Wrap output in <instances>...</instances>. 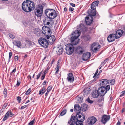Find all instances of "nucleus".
Wrapping results in <instances>:
<instances>
[{
  "label": "nucleus",
  "instance_id": "nucleus-1",
  "mask_svg": "<svg viewBox=\"0 0 125 125\" xmlns=\"http://www.w3.org/2000/svg\"><path fill=\"white\" fill-rule=\"evenodd\" d=\"M80 34V32L79 30L75 31L72 33L71 39L72 44H67L65 48L66 52L68 54H71L74 52V48L73 45H75L78 43L79 39H78V38Z\"/></svg>",
  "mask_w": 125,
  "mask_h": 125
},
{
  "label": "nucleus",
  "instance_id": "nucleus-2",
  "mask_svg": "<svg viewBox=\"0 0 125 125\" xmlns=\"http://www.w3.org/2000/svg\"><path fill=\"white\" fill-rule=\"evenodd\" d=\"M110 86L107 85L106 87H101L99 88L97 91H95L93 92L92 94V96L94 98H97L99 95L101 97L102 100H103L104 96L107 92L110 89Z\"/></svg>",
  "mask_w": 125,
  "mask_h": 125
},
{
  "label": "nucleus",
  "instance_id": "nucleus-3",
  "mask_svg": "<svg viewBox=\"0 0 125 125\" xmlns=\"http://www.w3.org/2000/svg\"><path fill=\"white\" fill-rule=\"evenodd\" d=\"M46 38L47 39H49L47 41L46 39L41 37L40 38L38 41L39 44L45 48L47 47L49 44H53L56 40L55 37L54 35H47Z\"/></svg>",
  "mask_w": 125,
  "mask_h": 125
},
{
  "label": "nucleus",
  "instance_id": "nucleus-4",
  "mask_svg": "<svg viewBox=\"0 0 125 125\" xmlns=\"http://www.w3.org/2000/svg\"><path fill=\"white\" fill-rule=\"evenodd\" d=\"M22 8L23 10L25 12H31L35 8L34 3L30 0L24 1L22 4Z\"/></svg>",
  "mask_w": 125,
  "mask_h": 125
},
{
  "label": "nucleus",
  "instance_id": "nucleus-5",
  "mask_svg": "<svg viewBox=\"0 0 125 125\" xmlns=\"http://www.w3.org/2000/svg\"><path fill=\"white\" fill-rule=\"evenodd\" d=\"M120 32H121L120 30H118L116 31V33L115 34H110L107 38L108 41L109 42H112L114 41L116 38H119L122 35Z\"/></svg>",
  "mask_w": 125,
  "mask_h": 125
},
{
  "label": "nucleus",
  "instance_id": "nucleus-6",
  "mask_svg": "<svg viewBox=\"0 0 125 125\" xmlns=\"http://www.w3.org/2000/svg\"><path fill=\"white\" fill-rule=\"evenodd\" d=\"M45 13L47 17L52 20L54 19L57 16L55 10L52 9H46L45 11Z\"/></svg>",
  "mask_w": 125,
  "mask_h": 125
},
{
  "label": "nucleus",
  "instance_id": "nucleus-7",
  "mask_svg": "<svg viewBox=\"0 0 125 125\" xmlns=\"http://www.w3.org/2000/svg\"><path fill=\"white\" fill-rule=\"evenodd\" d=\"M43 6L41 5H38L34 10L35 15L38 17H41L43 14Z\"/></svg>",
  "mask_w": 125,
  "mask_h": 125
},
{
  "label": "nucleus",
  "instance_id": "nucleus-8",
  "mask_svg": "<svg viewBox=\"0 0 125 125\" xmlns=\"http://www.w3.org/2000/svg\"><path fill=\"white\" fill-rule=\"evenodd\" d=\"M83 118L80 119L81 117V116H79V117H78V115H76V117L77 120L75 123L76 125H83V121L85 119V117L83 116Z\"/></svg>",
  "mask_w": 125,
  "mask_h": 125
},
{
  "label": "nucleus",
  "instance_id": "nucleus-9",
  "mask_svg": "<svg viewBox=\"0 0 125 125\" xmlns=\"http://www.w3.org/2000/svg\"><path fill=\"white\" fill-rule=\"evenodd\" d=\"M14 115V114H13L11 111H8L6 114L5 116L3 119V121H5L9 117H11Z\"/></svg>",
  "mask_w": 125,
  "mask_h": 125
},
{
  "label": "nucleus",
  "instance_id": "nucleus-10",
  "mask_svg": "<svg viewBox=\"0 0 125 125\" xmlns=\"http://www.w3.org/2000/svg\"><path fill=\"white\" fill-rule=\"evenodd\" d=\"M52 21H53V22H52L51 26L52 25V23H53V22L52 20L47 17L45 18L43 20V23H44V24L46 25H49V24L51 25V24H50V23Z\"/></svg>",
  "mask_w": 125,
  "mask_h": 125
},
{
  "label": "nucleus",
  "instance_id": "nucleus-11",
  "mask_svg": "<svg viewBox=\"0 0 125 125\" xmlns=\"http://www.w3.org/2000/svg\"><path fill=\"white\" fill-rule=\"evenodd\" d=\"M67 75V80L68 81L71 83L73 82L74 81V78L73 74L71 73H69Z\"/></svg>",
  "mask_w": 125,
  "mask_h": 125
},
{
  "label": "nucleus",
  "instance_id": "nucleus-12",
  "mask_svg": "<svg viewBox=\"0 0 125 125\" xmlns=\"http://www.w3.org/2000/svg\"><path fill=\"white\" fill-rule=\"evenodd\" d=\"M97 120L96 118L92 117L88 118L87 121L89 124L92 125L95 123Z\"/></svg>",
  "mask_w": 125,
  "mask_h": 125
},
{
  "label": "nucleus",
  "instance_id": "nucleus-13",
  "mask_svg": "<svg viewBox=\"0 0 125 125\" xmlns=\"http://www.w3.org/2000/svg\"><path fill=\"white\" fill-rule=\"evenodd\" d=\"M110 119V117L109 116L104 115L102 117L101 122L103 124L105 123Z\"/></svg>",
  "mask_w": 125,
  "mask_h": 125
},
{
  "label": "nucleus",
  "instance_id": "nucleus-14",
  "mask_svg": "<svg viewBox=\"0 0 125 125\" xmlns=\"http://www.w3.org/2000/svg\"><path fill=\"white\" fill-rule=\"evenodd\" d=\"M47 29H48L47 30H43V28L42 29V32L44 34L46 35H47V36H51V30L50 28L48 27H46Z\"/></svg>",
  "mask_w": 125,
  "mask_h": 125
},
{
  "label": "nucleus",
  "instance_id": "nucleus-15",
  "mask_svg": "<svg viewBox=\"0 0 125 125\" xmlns=\"http://www.w3.org/2000/svg\"><path fill=\"white\" fill-rule=\"evenodd\" d=\"M90 53L89 52H87L86 53L83 54V55L82 58L83 60L84 61H86L90 57Z\"/></svg>",
  "mask_w": 125,
  "mask_h": 125
},
{
  "label": "nucleus",
  "instance_id": "nucleus-16",
  "mask_svg": "<svg viewBox=\"0 0 125 125\" xmlns=\"http://www.w3.org/2000/svg\"><path fill=\"white\" fill-rule=\"evenodd\" d=\"M13 44L19 48L21 47L22 44L21 42L19 41L14 40L13 42Z\"/></svg>",
  "mask_w": 125,
  "mask_h": 125
},
{
  "label": "nucleus",
  "instance_id": "nucleus-17",
  "mask_svg": "<svg viewBox=\"0 0 125 125\" xmlns=\"http://www.w3.org/2000/svg\"><path fill=\"white\" fill-rule=\"evenodd\" d=\"M81 108L79 105L77 104L75 105L74 107V110L76 112L77 114H79L81 111Z\"/></svg>",
  "mask_w": 125,
  "mask_h": 125
},
{
  "label": "nucleus",
  "instance_id": "nucleus-18",
  "mask_svg": "<svg viewBox=\"0 0 125 125\" xmlns=\"http://www.w3.org/2000/svg\"><path fill=\"white\" fill-rule=\"evenodd\" d=\"M93 18H91L90 19L89 17L88 16H86L85 18V21L86 24L87 25H90L92 23L93 21Z\"/></svg>",
  "mask_w": 125,
  "mask_h": 125
},
{
  "label": "nucleus",
  "instance_id": "nucleus-19",
  "mask_svg": "<svg viewBox=\"0 0 125 125\" xmlns=\"http://www.w3.org/2000/svg\"><path fill=\"white\" fill-rule=\"evenodd\" d=\"M109 83V82L106 79L101 80V84L102 86V87H105L107 84Z\"/></svg>",
  "mask_w": 125,
  "mask_h": 125
},
{
  "label": "nucleus",
  "instance_id": "nucleus-20",
  "mask_svg": "<svg viewBox=\"0 0 125 125\" xmlns=\"http://www.w3.org/2000/svg\"><path fill=\"white\" fill-rule=\"evenodd\" d=\"M77 53L79 54H81L83 52V49L81 47H78L77 49Z\"/></svg>",
  "mask_w": 125,
  "mask_h": 125
},
{
  "label": "nucleus",
  "instance_id": "nucleus-21",
  "mask_svg": "<svg viewBox=\"0 0 125 125\" xmlns=\"http://www.w3.org/2000/svg\"><path fill=\"white\" fill-rule=\"evenodd\" d=\"M46 89L44 87L39 91V94L41 95H42L46 92Z\"/></svg>",
  "mask_w": 125,
  "mask_h": 125
},
{
  "label": "nucleus",
  "instance_id": "nucleus-22",
  "mask_svg": "<svg viewBox=\"0 0 125 125\" xmlns=\"http://www.w3.org/2000/svg\"><path fill=\"white\" fill-rule=\"evenodd\" d=\"M97 47H99V48H100V45L96 43H94L91 45V49H93Z\"/></svg>",
  "mask_w": 125,
  "mask_h": 125
},
{
  "label": "nucleus",
  "instance_id": "nucleus-23",
  "mask_svg": "<svg viewBox=\"0 0 125 125\" xmlns=\"http://www.w3.org/2000/svg\"><path fill=\"white\" fill-rule=\"evenodd\" d=\"M76 119V117L74 116L71 117L70 120L71 121H72V122L70 125H74L73 123H75Z\"/></svg>",
  "mask_w": 125,
  "mask_h": 125
},
{
  "label": "nucleus",
  "instance_id": "nucleus-24",
  "mask_svg": "<svg viewBox=\"0 0 125 125\" xmlns=\"http://www.w3.org/2000/svg\"><path fill=\"white\" fill-rule=\"evenodd\" d=\"M58 51L57 52V54L59 55L62 54L63 51V48H58Z\"/></svg>",
  "mask_w": 125,
  "mask_h": 125
},
{
  "label": "nucleus",
  "instance_id": "nucleus-25",
  "mask_svg": "<svg viewBox=\"0 0 125 125\" xmlns=\"http://www.w3.org/2000/svg\"><path fill=\"white\" fill-rule=\"evenodd\" d=\"M59 62H58L57 63V66L56 67V68L55 69V70L56 71V72H55V74H57L58 73L59 70Z\"/></svg>",
  "mask_w": 125,
  "mask_h": 125
},
{
  "label": "nucleus",
  "instance_id": "nucleus-26",
  "mask_svg": "<svg viewBox=\"0 0 125 125\" xmlns=\"http://www.w3.org/2000/svg\"><path fill=\"white\" fill-rule=\"evenodd\" d=\"M50 65V64L49 63H48V67L45 70L44 72H43V71H42V73H43V74L44 73L45 74H46L47 73L48 71L49 70V69L50 67H49V66Z\"/></svg>",
  "mask_w": 125,
  "mask_h": 125
},
{
  "label": "nucleus",
  "instance_id": "nucleus-27",
  "mask_svg": "<svg viewBox=\"0 0 125 125\" xmlns=\"http://www.w3.org/2000/svg\"><path fill=\"white\" fill-rule=\"evenodd\" d=\"M96 11L95 10L91 11L90 15L91 16H94L96 15Z\"/></svg>",
  "mask_w": 125,
  "mask_h": 125
},
{
  "label": "nucleus",
  "instance_id": "nucleus-28",
  "mask_svg": "<svg viewBox=\"0 0 125 125\" xmlns=\"http://www.w3.org/2000/svg\"><path fill=\"white\" fill-rule=\"evenodd\" d=\"M66 110H63L61 113L60 115L61 116H63L66 114Z\"/></svg>",
  "mask_w": 125,
  "mask_h": 125
},
{
  "label": "nucleus",
  "instance_id": "nucleus-29",
  "mask_svg": "<svg viewBox=\"0 0 125 125\" xmlns=\"http://www.w3.org/2000/svg\"><path fill=\"white\" fill-rule=\"evenodd\" d=\"M110 83V84L111 85H113L115 83V80H109L108 81Z\"/></svg>",
  "mask_w": 125,
  "mask_h": 125
},
{
  "label": "nucleus",
  "instance_id": "nucleus-30",
  "mask_svg": "<svg viewBox=\"0 0 125 125\" xmlns=\"http://www.w3.org/2000/svg\"><path fill=\"white\" fill-rule=\"evenodd\" d=\"M119 30H120V32L121 35L122 36H124L125 35V29H123V30L119 29Z\"/></svg>",
  "mask_w": 125,
  "mask_h": 125
},
{
  "label": "nucleus",
  "instance_id": "nucleus-31",
  "mask_svg": "<svg viewBox=\"0 0 125 125\" xmlns=\"http://www.w3.org/2000/svg\"><path fill=\"white\" fill-rule=\"evenodd\" d=\"M77 101L80 103H82L83 101V98L81 97H78L77 99Z\"/></svg>",
  "mask_w": 125,
  "mask_h": 125
},
{
  "label": "nucleus",
  "instance_id": "nucleus-32",
  "mask_svg": "<svg viewBox=\"0 0 125 125\" xmlns=\"http://www.w3.org/2000/svg\"><path fill=\"white\" fill-rule=\"evenodd\" d=\"M12 52H10L9 53V57L8 60V62H9L10 61V58L12 57Z\"/></svg>",
  "mask_w": 125,
  "mask_h": 125
},
{
  "label": "nucleus",
  "instance_id": "nucleus-33",
  "mask_svg": "<svg viewBox=\"0 0 125 125\" xmlns=\"http://www.w3.org/2000/svg\"><path fill=\"white\" fill-rule=\"evenodd\" d=\"M107 59H105L104 61L102 62L101 63V64L100 65V66H101V67H102L107 62Z\"/></svg>",
  "mask_w": 125,
  "mask_h": 125
},
{
  "label": "nucleus",
  "instance_id": "nucleus-34",
  "mask_svg": "<svg viewBox=\"0 0 125 125\" xmlns=\"http://www.w3.org/2000/svg\"><path fill=\"white\" fill-rule=\"evenodd\" d=\"M96 6L93 3L91 6V9L93 10H95L96 9Z\"/></svg>",
  "mask_w": 125,
  "mask_h": 125
},
{
  "label": "nucleus",
  "instance_id": "nucleus-35",
  "mask_svg": "<svg viewBox=\"0 0 125 125\" xmlns=\"http://www.w3.org/2000/svg\"><path fill=\"white\" fill-rule=\"evenodd\" d=\"M84 27V25L82 23H80L79 26V29L80 30H81L83 29Z\"/></svg>",
  "mask_w": 125,
  "mask_h": 125
},
{
  "label": "nucleus",
  "instance_id": "nucleus-36",
  "mask_svg": "<svg viewBox=\"0 0 125 125\" xmlns=\"http://www.w3.org/2000/svg\"><path fill=\"white\" fill-rule=\"evenodd\" d=\"M87 105L86 104L84 105L83 107L82 108L83 110L86 111L87 109Z\"/></svg>",
  "mask_w": 125,
  "mask_h": 125
},
{
  "label": "nucleus",
  "instance_id": "nucleus-37",
  "mask_svg": "<svg viewBox=\"0 0 125 125\" xmlns=\"http://www.w3.org/2000/svg\"><path fill=\"white\" fill-rule=\"evenodd\" d=\"M7 89L5 88L3 91V94H4V97H6L7 96Z\"/></svg>",
  "mask_w": 125,
  "mask_h": 125
},
{
  "label": "nucleus",
  "instance_id": "nucleus-38",
  "mask_svg": "<svg viewBox=\"0 0 125 125\" xmlns=\"http://www.w3.org/2000/svg\"><path fill=\"white\" fill-rule=\"evenodd\" d=\"M42 71L41 72H40L39 74L36 76H37V79H38L40 77V76L42 74Z\"/></svg>",
  "mask_w": 125,
  "mask_h": 125
},
{
  "label": "nucleus",
  "instance_id": "nucleus-39",
  "mask_svg": "<svg viewBox=\"0 0 125 125\" xmlns=\"http://www.w3.org/2000/svg\"><path fill=\"white\" fill-rule=\"evenodd\" d=\"M52 86H49L47 88V90L48 92H49L52 89Z\"/></svg>",
  "mask_w": 125,
  "mask_h": 125
},
{
  "label": "nucleus",
  "instance_id": "nucleus-40",
  "mask_svg": "<svg viewBox=\"0 0 125 125\" xmlns=\"http://www.w3.org/2000/svg\"><path fill=\"white\" fill-rule=\"evenodd\" d=\"M34 33L35 34H36V35L37 36H39L40 35V33L39 31H34Z\"/></svg>",
  "mask_w": 125,
  "mask_h": 125
},
{
  "label": "nucleus",
  "instance_id": "nucleus-41",
  "mask_svg": "<svg viewBox=\"0 0 125 125\" xmlns=\"http://www.w3.org/2000/svg\"><path fill=\"white\" fill-rule=\"evenodd\" d=\"M99 47H97L96 48H94L93 49H91V50H92L94 52H95L97 51L98 49H99Z\"/></svg>",
  "mask_w": 125,
  "mask_h": 125
},
{
  "label": "nucleus",
  "instance_id": "nucleus-42",
  "mask_svg": "<svg viewBox=\"0 0 125 125\" xmlns=\"http://www.w3.org/2000/svg\"><path fill=\"white\" fill-rule=\"evenodd\" d=\"M16 71V68H15L12 71H11V73H10V74L11 75H12V74H13V75H14V73H15V72Z\"/></svg>",
  "mask_w": 125,
  "mask_h": 125
},
{
  "label": "nucleus",
  "instance_id": "nucleus-43",
  "mask_svg": "<svg viewBox=\"0 0 125 125\" xmlns=\"http://www.w3.org/2000/svg\"><path fill=\"white\" fill-rule=\"evenodd\" d=\"M86 101L88 102L91 104L93 103V101L91 100L89 98H88L86 99Z\"/></svg>",
  "mask_w": 125,
  "mask_h": 125
},
{
  "label": "nucleus",
  "instance_id": "nucleus-44",
  "mask_svg": "<svg viewBox=\"0 0 125 125\" xmlns=\"http://www.w3.org/2000/svg\"><path fill=\"white\" fill-rule=\"evenodd\" d=\"M45 74H46L44 73L43 74V73L41 75H42L41 78L42 80H43L44 79L45 76Z\"/></svg>",
  "mask_w": 125,
  "mask_h": 125
},
{
  "label": "nucleus",
  "instance_id": "nucleus-45",
  "mask_svg": "<svg viewBox=\"0 0 125 125\" xmlns=\"http://www.w3.org/2000/svg\"><path fill=\"white\" fill-rule=\"evenodd\" d=\"M31 92V89L30 88L26 92L25 94L26 95L28 94Z\"/></svg>",
  "mask_w": 125,
  "mask_h": 125
},
{
  "label": "nucleus",
  "instance_id": "nucleus-46",
  "mask_svg": "<svg viewBox=\"0 0 125 125\" xmlns=\"http://www.w3.org/2000/svg\"><path fill=\"white\" fill-rule=\"evenodd\" d=\"M125 95V90L121 92V94L120 95V96L121 97L124 95Z\"/></svg>",
  "mask_w": 125,
  "mask_h": 125
},
{
  "label": "nucleus",
  "instance_id": "nucleus-47",
  "mask_svg": "<svg viewBox=\"0 0 125 125\" xmlns=\"http://www.w3.org/2000/svg\"><path fill=\"white\" fill-rule=\"evenodd\" d=\"M93 3H94V5L97 6H98V5L99 3V2L98 1H96L93 2Z\"/></svg>",
  "mask_w": 125,
  "mask_h": 125
},
{
  "label": "nucleus",
  "instance_id": "nucleus-48",
  "mask_svg": "<svg viewBox=\"0 0 125 125\" xmlns=\"http://www.w3.org/2000/svg\"><path fill=\"white\" fill-rule=\"evenodd\" d=\"M79 114H77L76 115H78V117H79V116H81V117L80 118V119H81L83 118V116H84V117H85L84 115H82L81 114V115H79Z\"/></svg>",
  "mask_w": 125,
  "mask_h": 125
},
{
  "label": "nucleus",
  "instance_id": "nucleus-49",
  "mask_svg": "<svg viewBox=\"0 0 125 125\" xmlns=\"http://www.w3.org/2000/svg\"><path fill=\"white\" fill-rule=\"evenodd\" d=\"M34 119L33 120L31 121L29 124V125H32L34 122Z\"/></svg>",
  "mask_w": 125,
  "mask_h": 125
},
{
  "label": "nucleus",
  "instance_id": "nucleus-50",
  "mask_svg": "<svg viewBox=\"0 0 125 125\" xmlns=\"http://www.w3.org/2000/svg\"><path fill=\"white\" fill-rule=\"evenodd\" d=\"M17 100L18 101L19 103H20L21 100V98L19 96H18L17 97Z\"/></svg>",
  "mask_w": 125,
  "mask_h": 125
},
{
  "label": "nucleus",
  "instance_id": "nucleus-51",
  "mask_svg": "<svg viewBox=\"0 0 125 125\" xmlns=\"http://www.w3.org/2000/svg\"><path fill=\"white\" fill-rule=\"evenodd\" d=\"M9 36L12 39H13L15 37V36L11 34H10Z\"/></svg>",
  "mask_w": 125,
  "mask_h": 125
},
{
  "label": "nucleus",
  "instance_id": "nucleus-52",
  "mask_svg": "<svg viewBox=\"0 0 125 125\" xmlns=\"http://www.w3.org/2000/svg\"><path fill=\"white\" fill-rule=\"evenodd\" d=\"M14 60L15 61H18V56H15L14 57Z\"/></svg>",
  "mask_w": 125,
  "mask_h": 125
},
{
  "label": "nucleus",
  "instance_id": "nucleus-53",
  "mask_svg": "<svg viewBox=\"0 0 125 125\" xmlns=\"http://www.w3.org/2000/svg\"><path fill=\"white\" fill-rule=\"evenodd\" d=\"M7 103H6L4 104L2 107L3 109H4L5 108L7 105Z\"/></svg>",
  "mask_w": 125,
  "mask_h": 125
},
{
  "label": "nucleus",
  "instance_id": "nucleus-54",
  "mask_svg": "<svg viewBox=\"0 0 125 125\" xmlns=\"http://www.w3.org/2000/svg\"><path fill=\"white\" fill-rule=\"evenodd\" d=\"M27 105L22 106L21 107V109L22 110L23 109H24L25 108L27 107Z\"/></svg>",
  "mask_w": 125,
  "mask_h": 125
},
{
  "label": "nucleus",
  "instance_id": "nucleus-55",
  "mask_svg": "<svg viewBox=\"0 0 125 125\" xmlns=\"http://www.w3.org/2000/svg\"><path fill=\"white\" fill-rule=\"evenodd\" d=\"M98 69H97V70L96 71V72H95V74H94V76L93 77V78H94L95 76L97 74V73H98Z\"/></svg>",
  "mask_w": 125,
  "mask_h": 125
},
{
  "label": "nucleus",
  "instance_id": "nucleus-56",
  "mask_svg": "<svg viewBox=\"0 0 125 125\" xmlns=\"http://www.w3.org/2000/svg\"><path fill=\"white\" fill-rule=\"evenodd\" d=\"M74 9L73 8L70 7L69 9V11H72Z\"/></svg>",
  "mask_w": 125,
  "mask_h": 125
},
{
  "label": "nucleus",
  "instance_id": "nucleus-57",
  "mask_svg": "<svg viewBox=\"0 0 125 125\" xmlns=\"http://www.w3.org/2000/svg\"><path fill=\"white\" fill-rule=\"evenodd\" d=\"M54 59H53L51 62V64L50 66V67L51 66L52 64L53 63V62H54Z\"/></svg>",
  "mask_w": 125,
  "mask_h": 125
},
{
  "label": "nucleus",
  "instance_id": "nucleus-58",
  "mask_svg": "<svg viewBox=\"0 0 125 125\" xmlns=\"http://www.w3.org/2000/svg\"><path fill=\"white\" fill-rule=\"evenodd\" d=\"M20 84V83L18 81L17 82V83L16 84V86H18Z\"/></svg>",
  "mask_w": 125,
  "mask_h": 125
},
{
  "label": "nucleus",
  "instance_id": "nucleus-59",
  "mask_svg": "<svg viewBox=\"0 0 125 125\" xmlns=\"http://www.w3.org/2000/svg\"><path fill=\"white\" fill-rule=\"evenodd\" d=\"M70 4L73 7H75V4L73 3H70Z\"/></svg>",
  "mask_w": 125,
  "mask_h": 125
},
{
  "label": "nucleus",
  "instance_id": "nucleus-60",
  "mask_svg": "<svg viewBox=\"0 0 125 125\" xmlns=\"http://www.w3.org/2000/svg\"><path fill=\"white\" fill-rule=\"evenodd\" d=\"M27 41L28 42V44L29 45H31V41L29 40H28V41Z\"/></svg>",
  "mask_w": 125,
  "mask_h": 125
},
{
  "label": "nucleus",
  "instance_id": "nucleus-61",
  "mask_svg": "<svg viewBox=\"0 0 125 125\" xmlns=\"http://www.w3.org/2000/svg\"><path fill=\"white\" fill-rule=\"evenodd\" d=\"M121 124V123L120 121H118L117 124L116 125H120Z\"/></svg>",
  "mask_w": 125,
  "mask_h": 125
},
{
  "label": "nucleus",
  "instance_id": "nucleus-62",
  "mask_svg": "<svg viewBox=\"0 0 125 125\" xmlns=\"http://www.w3.org/2000/svg\"><path fill=\"white\" fill-rule=\"evenodd\" d=\"M49 92H48L47 91V92L45 93V96H47L48 94V93Z\"/></svg>",
  "mask_w": 125,
  "mask_h": 125
},
{
  "label": "nucleus",
  "instance_id": "nucleus-63",
  "mask_svg": "<svg viewBox=\"0 0 125 125\" xmlns=\"http://www.w3.org/2000/svg\"><path fill=\"white\" fill-rule=\"evenodd\" d=\"M46 82L45 81H44L43 83V85H45V84H46Z\"/></svg>",
  "mask_w": 125,
  "mask_h": 125
},
{
  "label": "nucleus",
  "instance_id": "nucleus-64",
  "mask_svg": "<svg viewBox=\"0 0 125 125\" xmlns=\"http://www.w3.org/2000/svg\"><path fill=\"white\" fill-rule=\"evenodd\" d=\"M67 10V8H66V7H65L64 8V11H66Z\"/></svg>",
  "mask_w": 125,
  "mask_h": 125
}]
</instances>
